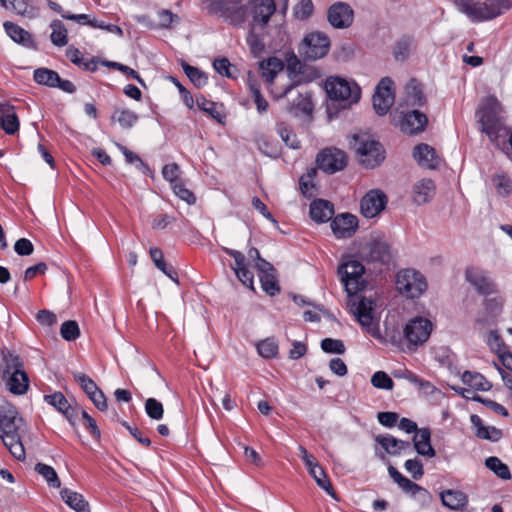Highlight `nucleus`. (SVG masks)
Wrapping results in <instances>:
<instances>
[{
    "mask_svg": "<svg viewBox=\"0 0 512 512\" xmlns=\"http://www.w3.org/2000/svg\"><path fill=\"white\" fill-rule=\"evenodd\" d=\"M433 324L423 317H415L408 321L404 327V338L410 350L423 345L432 332Z\"/></svg>",
    "mask_w": 512,
    "mask_h": 512,
    "instance_id": "1a4fd4ad",
    "label": "nucleus"
},
{
    "mask_svg": "<svg viewBox=\"0 0 512 512\" xmlns=\"http://www.w3.org/2000/svg\"><path fill=\"white\" fill-rule=\"evenodd\" d=\"M223 250L225 253L233 257L234 265L232 266V269L234 270L237 278L242 282L243 285L251 289H254V276L253 273L247 267L246 258L244 254H242L240 251L229 248H223Z\"/></svg>",
    "mask_w": 512,
    "mask_h": 512,
    "instance_id": "aec40b11",
    "label": "nucleus"
},
{
    "mask_svg": "<svg viewBox=\"0 0 512 512\" xmlns=\"http://www.w3.org/2000/svg\"><path fill=\"white\" fill-rule=\"evenodd\" d=\"M262 289L269 295L274 296L280 290L274 273L259 275Z\"/></svg>",
    "mask_w": 512,
    "mask_h": 512,
    "instance_id": "bf43d9fd",
    "label": "nucleus"
},
{
    "mask_svg": "<svg viewBox=\"0 0 512 512\" xmlns=\"http://www.w3.org/2000/svg\"><path fill=\"white\" fill-rule=\"evenodd\" d=\"M388 473L394 482L406 493L413 496L421 494L425 497H429L428 491L420 485L412 482L407 477L403 476L394 466L388 467Z\"/></svg>",
    "mask_w": 512,
    "mask_h": 512,
    "instance_id": "393cba45",
    "label": "nucleus"
},
{
    "mask_svg": "<svg viewBox=\"0 0 512 512\" xmlns=\"http://www.w3.org/2000/svg\"><path fill=\"white\" fill-rule=\"evenodd\" d=\"M316 162L319 169L333 174L346 167L347 156L344 151L337 148H326L317 155Z\"/></svg>",
    "mask_w": 512,
    "mask_h": 512,
    "instance_id": "9b49d317",
    "label": "nucleus"
},
{
    "mask_svg": "<svg viewBox=\"0 0 512 512\" xmlns=\"http://www.w3.org/2000/svg\"><path fill=\"white\" fill-rule=\"evenodd\" d=\"M354 12L344 2L334 3L328 10V21L337 29L348 28L353 23Z\"/></svg>",
    "mask_w": 512,
    "mask_h": 512,
    "instance_id": "a211bd4d",
    "label": "nucleus"
},
{
    "mask_svg": "<svg viewBox=\"0 0 512 512\" xmlns=\"http://www.w3.org/2000/svg\"><path fill=\"white\" fill-rule=\"evenodd\" d=\"M309 214L315 222L325 223L332 218L334 214V207L327 200L317 199L310 204Z\"/></svg>",
    "mask_w": 512,
    "mask_h": 512,
    "instance_id": "cd10ccee",
    "label": "nucleus"
},
{
    "mask_svg": "<svg viewBox=\"0 0 512 512\" xmlns=\"http://www.w3.org/2000/svg\"><path fill=\"white\" fill-rule=\"evenodd\" d=\"M364 271L362 263L353 259L343 262L339 266L338 273L349 295L357 294L364 288Z\"/></svg>",
    "mask_w": 512,
    "mask_h": 512,
    "instance_id": "423d86ee",
    "label": "nucleus"
},
{
    "mask_svg": "<svg viewBox=\"0 0 512 512\" xmlns=\"http://www.w3.org/2000/svg\"><path fill=\"white\" fill-rule=\"evenodd\" d=\"M387 202L388 198L382 190H369L361 199V213L365 218L376 217L386 208Z\"/></svg>",
    "mask_w": 512,
    "mask_h": 512,
    "instance_id": "f8f14e48",
    "label": "nucleus"
},
{
    "mask_svg": "<svg viewBox=\"0 0 512 512\" xmlns=\"http://www.w3.org/2000/svg\"><path fill=\"white\" fill-rule=\"evenodd\" d=\"M461 12L466 14L472 21H485L493 19L512 6V2L486 3L472 0H459L457 2Z\"/></svg>",
    "mask_w": 512,
    "mask_h": 512,
    "instance_id": "39448f33",
    "label": "nucleus"
},
{
    "mask_svg": "<svg viewBox=\"0 0 512 512\" xmlns=\"http://www.w3.org/2000/svg\"><path fill=\"white\" fill-rule=\"evenodd\" d=\"M35 471L46 480L49 486L53 488H59L61 486L60 479L53 467L47 464L37 463L35 465Z\"/></svg>",
    "mask_w": 512,
    "mask_h": 512,
    "instance_id": "49530a36",
    "label": "nucleus"
},
{
    "mask_svg": "<svg viewBox=\"0 0 512 512\" xmlns=\"http://www.w3.org/2000/svg\"><path fill=\"white\" fill-rule=\"evenodd\" d=\"M321 349L330 354H344L346 351L342 340L325 338L321 341Z\"/></svg>",
    "mask_w": 512,
    "mask_h": 512,
    "instance_id": "5fc2aeb1",
    "label": "nucleus"
},
{
    "mask_svg": "<svg viewBox=\"0 0 512 512\" xmlns=\"http://www.w3.org/2000/svg\"><path fill=\"white\" fill-rule=\"evenodd\" d=\"M414 46V40L411 37L401 38L396 44L395 57L405 59Z\"/></svg>",
    "mask_w": 512,
    "mask_h": 512,
    "instance_id": "052dcab7",
    "label": "nucleus"
},
{
    "mask_svg": "<svg viewBox=\"0 0 512 512\" xmlns=\"http://www.w3.org/2000/svg\"><path fill=\"white\" fill-rule=\"evenodd\" d=\"M276 130L286 146L292 149L300 148V141L288 124L280 122L276 125Z\"/></svg>",
    "mask_w": 512,
    "mask_h": 512,
    "instance_id": "c03bdc74",
    "label": "nucleus"
},
{
    "mask_svg": "<svg viewBox=\"0 0 512 512\" xmlns=\"http://www.w3.org/2000/svg\"><path fill=\"white\" fill-rule=\"evenodd\" d=\"M376 442L390 455L396 456L410 446L407 441L399 440L391 435H378Z\"/></svg>",
    "mask_w": 512,
    "mask_h": 512,
    "instance_id": "58836bf2",
    "label": "nucleus"
},
{
    "mask_svg": "<svg viewBox=\"0 0 512 512\" xmlns=\"http://www.w3.org/2000/svg\"><path fill=\"white\" fill-rule=\"evenodd\" d=\"M196 103L200 110L204 111L217 121H221V113L218 111L216 103L207 100L204 97L197 98Z\"/></svg>",
    "mask_w": 512,
    "mask_h": 512,
    "instance_id": "13d9d810",
    "label": "nucleus"
},
{
    "mask_svg": "<svg viewBox=\"0 0 512 512\" xmlns=\"http://www.w3.org/2000/svg\"><path fill=\"white\" fill-rule=\"evenodd\" d=\"M440 498L442 504L450 510H463L468 504L467 495L460 490H445L441 492Z\"/></svg>",
    "mask_w": 512,
    "mask_h": 512,
    "instance_id": "7c9ffc66",
    "label": "nucleus"
},
{
    "mask_svg": "<svg viewBox=\"0 0 512 512\" xmlns=\"http://www.w3.org/2000/svg\"><path fill=\"white\" fill-rule=\"evenodd\" d=\"M288 111L295 116L311 114L313 111L311 94L308 91H299L297 97L290 102Z\"/></svg>",
    "mask_w": 512,
    "mask_h": 512,
    "instance_id": "473e14b6",
    "label": "nucleus"
},
{
    "mask_svg": "<svg viewBox=\"0 0 512 512\" xmlns=\"http://www.w3.org/2000/svg\"><path fill=\"white\" fill-rule=\"evenodd\" d=\"M464 384L478 391H488L491 389V383L480 373L465 371L461 377Z\"/></svg>",
    "mask_w": 512,
    "mask_h": 512,
    "instance_id": "a19ab883",
    "label": "nucleus"
},
{
    "mask_svg": "<svg viewBox=\"0 0 512 512\" xmlns=\"http://www.w3.org/2000/svg\"><path fill=\"white\" fill-rule=\"evenodd\" d=\"M396 288L408 298L419 297L427 288L425 277L414 269H404L397 274Z\"/></svg>",
    "mask_w": 512,
    "mask_h": 512,
    "instance_id": "0eeeda50",
    "label": "nucleus"
},
{
    "mask_svg": "<svg viewBox=\"0 0 512 512\" xmlns=\"http://www.w3.org/2000/svg\"><path fill=\"white\" fill-rule=\"evenodd\" d=\"M431 431L429 428H421L413 437L414 448L418 454L432 458L435 456V449L431 445Z\"/></svg>",
    "mask_w": 512,
    "mask_h": 512,
    "instance_id": "bb28decb",
    "label": "nucleus"
},
{
    "mask_svg": "<svg viewBox=\"0 0 512 512\" xmlns=\"http://www.w3.org/2000/svg\"><path fill=\"white\" fill-rule=\"evenodd\" d=\"M413 157L421 167L427 169L437 168L441 161L435 149L425 143L419 144L414 148Z\"/></svg>",
    "mask_w": 512,
    "mask_h": 512,
    "instance_id": "5701e85b",
    "label": "nucleus"
},
{
    "mask_svg": "<svg viewBox=\"0 0 512 512\" xmlns=\"http://www.w3.org/2000/svg\"><path fill=\"white\" fill-rule=\"evenodd\" d=\"M34 81L49 88H59L66 93H74L76 91L75 85L69 81L61 79L59 74L48 68H38L33 73Z\"/></svg>",
    "mask_w": 512,
    "mask_h": 512,
    "instance_id": "ddd939ff",
    "label": "nucleus"
},
{
    "mask_svg": "<svg viewBox=\"0 0 512 512\" xmlns=\"http://www.w3.org/2000/svg\"><path fill=\"white\" fill-rule=\"evenodd\" d=\"M371 384L378 389L391 390L394 382L391 377L384 371H377L371 377Z\"/></svg>",
    "mask_w": 512,
    "mask_h": 512,
    "instance_id": "864d4df0",
    "label": "nucleus"
},
{
    "mask_svg": "<svg viewBox=\"0 0 512 512\" xmlns=\"http://www.w3.org/2000/svg\"><path fill=\"white\" fill-rule=\"evenodd\" d=\"M44 400L49 405L53 406L57 411L62 413L71 425H75L79 408L71 406L61 392L44 395Z\"/></svg>",
    "mask_w": 512,
    "mask_h": 512,
    "instance_id": "412c9836",
    "label": "nucleus"
},
{
    "mask_svg": "<svg viewBox=\"0 0 512 512\" xmlns=\"http://www.w3.org/2000/svg\"><path fill=\"white\" fill-rule=\"evenodd\" d=\"M22 418L18 417L15 406L5 403L0 406V438L13 457L19 461L25 460V448L21 441L20 430Z\"/></svg>",
    "mask_w": 512,
    "mask_h": 512,
    "instance_id": "f257e3e1",
    "label": "nucleus"
},
{
    "mask_svg": "<svg viewBox=\"0 0 512 512\" xmlns=\"http://www.w3.org/2000/svg\"><path fill=\"white\" fill-rule=\"evenodd\" d=\"M427 123L428 119L424 113L413 110L405 114L401 129L409 134L419 133L425 129Z\"/></svg>",
    "mask_w": 512,
    "mask_h": 512,
    "instance_id": "a878e982",
    "label": "nucleus"
},
{
    "mask_svg": "<svg viewBox=\"0 0 512 512\" xmlns=\"http://www.w3.org/2000/svg\"><path fill=\"white\" fill-rule=\"evenodd\" d=\"M354 306V315L360 325L372 336H378V329L373 326L374 301L372 299L362 297Z\"/></svg>",
    "mask_w": 512,
    "mask_h": 512,
    "instance_id": "f3484780",
    "label": "nucleus"
},
{
    "mask_svg": "<svg viewBox=\"0 0 512 512\" xmlns=\"http://www.w3.org/2000/svg\"><path fill=\"white\" fill-rule=\"evenodd\" d=\"M435 184L431 179H421L413 186V200L418 205L429 202L435 195Z\"/></svg>",
    "mask_w": 512,
    "mask_h": 512,
    "instance_id": "c756f323",
    "label": "nucleus"
},
{
    "mask_svg": "<svg viewBox=\"0 0 512 512\" xmlns=\"http://www.w3.org/2000/svg\"><path fill=\"white\" fill-rule=\"evenodd\" d=\"M368 258L373 262L388 264L391 260L389 244L381 240H374L370 242Z\"/></svg>",
    "mask_w": 512,
    "mask_h": 512,
    "instance_id": "e433bc0d",
    "label": "nucleus"
},
{
    "mask_svg": "<svg viewBox=\"0 0 512 512\" xmlns=\"http://www.w3.org/2000/svg\"><path fill=\"white\" fill-rule=\"evenodd\" d=\"M405 101L411 107H422L426 103L422 86L414 79L410 80L405 87Z\"/></svg>",
    "mask_w": 512,
    "mask_h": 512,
    "instance_id": "f704fd0d",
    "label": "nucleus"
},
{
    "mask_svg": "<svg viewBox=\"0 0 512 512\" xmlns=\"http://www.w3.org/2000/svg\"><path fill=\"white\" fill-rule=\"evenodd\" d=\"M66 57L75 65L86 71L94 72L97 69V61L85 59L81 51L73 46H69L66 50Z\"/></svg>",
    "mask_w": 512,
    "mask_h": 512,
    "instance_id": "ea45409f",
    "label": "nucleus"
},
{
    "mask_svg": "<svg viewBox=\"0 0 512 512\" xmlns=\"http://www.w3.org/2000/svg\"><path fill=\"white\" fill-rule=\"evenodd\" d=\"M352 139L351 147L355 150L361 165L373 169L381 164L385 156L384 149L379 142L358 134L353 135Z\"/></svg>",
    "mask_w": 512,
    "mask_h": 512,
    "instance_id": "20e7f679",
    "label": "nucleus"
},
{
    "mask_svg": "<svg viewBox=\"0 0 512 512\" xmlns=\"http://www.w3.org/2000/svg\"><path fill=\"white\" fill-rule=\"evenodd\" d=\"M60 495L62 500L75 512H91L90 505L82 494L63 488Z\"/></svg>",
    "mask_w": 512,
    "mask_h": 512,
    "instance_id": "72a5a7b5",
    "label": "nucleus"
},
{
    "mask_svg": "<svg viewBox=\"0 0 512 512\" xmlns=\"http://www.w3.org/2000/svg\"><path fill=\"white\" fill-rule=\"evenodd\" d=\"M73 378L99 410L105 411L107 409L108 405L104 393L88 375L82 372H73Z\"/></svg>",
    "mask_w": 512,
    "mask_h": 512,
    "instance_id": "2eb2a0df",
    "label": "nucleus"
},
{
    "mask_svg": "<svg viewBox=\"0 0 512 512\" xmlns=\"http://www.w3.org/2000/svg\"><path fill=\"white\" fill-rule=\"evenodd\" d=\"M253 19L266 25L276 10L274 0H252Z\"/></svg>",
    "mask_w": 512,
    "mask_h": 512,
    "instance_id": "2f4dec72",
    "label": "nucleus"
},
{
    "mask_svg": "<svg viewBox=\"0 0 512 512\" xmlns=\"http://www.w3.org/2000/svg\"><path fill=\"white\" fill-rule=\"evenodd\" d=\"M174 193L183 201L188 203L189 205L194 204L196 198L194 194L187 189L181 182L175 183L172 186Z\"/></svg>",
    "mask_w": 512,
    "mask_h": 512,
    "instance_id": "0e129e2a",
    "label": "nucleus"
},
{
    "mask_svg": "<svg viewBox=\"0 0 512 512\" xmlns=\"http://www.w3.org/2000/svg\"><path fill=\"white\" fill-rule=\"evenodd\" d=\"M257 351L264 358H272L278 352V345L275 340L267 338L257 344Z\"/></svg>",
    "mask_w": 512,
    "mask_h": 512,
    "instance_id": "6e6d98bb",
    "label": "nucleus"
},
{
    "mask_svg": "<svg viewBox=\"0 0 512 512\" xmlns=\"http://www.w3.org/2000/svg\"><path fill=\"white\" fill-rule=\"evenodd\" d=\"M330 39L322 32H312L305 36L299 45V53L307 60H318L327 55Z\"/></svg>",
    "mask_w": 512,
    "mask_h": 512,
    "instance_id": "6e6552de",
    "label": "nucleus"
},
{
    "mask_svg": "<svg viewBox=\"0 0 512 512\" xmlns=\"http://www.w3.org/2000/svg\"><path fill=\"white\" fill-rule=\"evenodd\" d=\"M111 120L117 122L122 128L129 129L138 121V115L132 110L117 108Z\"/></svg>",
    "mask_w": 512,
    "mask_h": 512,
    "instance_id": "79ce46f5",
    "label": "nucleus"
},
{
    "mask_svg": "<svg viewBox=\"0 0 512 512\" xmlns=\"http://www.w3.org/2000/svg\"><path fill=\"white\" fill-rule=\"evenodd\" d=\"M404 467L415 480L420 479L424 474L423 465L417 458L406 460Z\"/></svg>",
    "mask_w": 512,
    "mask_h": 512,
    "instance_id": "e2e57ef3",
    "label": "nucleus"
},
{
    "mask_svg": "<svg viewBox=\"0 0 512 512\" xmlns=\"http://www.w3.org/2000/svg\"><path fill=\"white\" fill-rule=\"evenodd\" d=\"M0 126L9 135H13L19 130V119L14 106L0 103Z\"/></svg>",
    "mask_w": 512,
    "mask_h": 512,
    "instance_id": "b1692460",
    "label": "nucleus"
},
{
    "mask_svg": "<svg viewBox=\"0 0 512 512\" xmlns=\"http://www.w3.org/2000/svg\"><path fill=\"white\" fill-rule=\"evenodd\" d=\"M3 26L7 35L14 42L19 43L27 48H31L34 46L32 35L19 25L13 22L6 21Z\"/></svg>",
    "mask_w": 512,
    "mask_h": 512,
    "instance_id": "c9c22d12",
    "label": "nucleus"
},
{
    "mask_svg": "<svg viewBox=\"0 0 512 512\" xmlns=\"http://www.w3.org/2000/svg\"><path fill=\"white\" fill-rule=\"evenodd\" d=\"M502 108L494 96H488L482 103L478 111L481 131L488 135L493 143L498 142V138L507 135L506 127L501 116Z\"/></svg>",
    "mask_w": 512,
    "mask_h": 512,
    "instance_id": "7ed1b4c3",
    "label": "nucleus"
},
{
    "mask_svg": "<svg viewBox=\"0 0 512 512\" xmlns=\"http://www.w3.org/2000/svg\"><path fill=\"white\" fill-rule=\"evenodd\" d=\"M60 335L66 341H74L80 336L78 323L74 320H68L62 323Z\"/></svg>",
    "mask_w": 512,
    "mask_h": 512,
    "instance_id": "3c124183",
    "label": "nucleus"
},
{
    "mask_svg": "<svg viewBox=\"0 0 512 512\" xmlns=\"http://www.w3.org/2000/svg\"><path fill=\"white\" fill-rule=\"evenodd\" d=\"M145 411L147 415L153 420H160L163 418L164 408L161 402L155 398H148L145 402Z\"/></svg>",
    "mask_w": 512,
    "mask_h": 512,
    "instance_id": "4d7b16f0",
    "label": "nucleus"
},
{
    "mask_svg": "<svg viewBox=\"0 0 512 512\" xmlns=\"http://www.w3.org/2000/svg\"><path fill=\"white\" fill-rule=\"evenodd\" d=\"M325 89L332 100L357 102L360 98V88L355 83H349L340 77H330L326 80Z\"/></svg>",
    "mask_w": 512,
    "mask_h": 512,
    "instance_id": "9d476101",
    "label": "nucleus"
},
{
    "mask_svg": "<svg viewBox=\"0 0 512 512\" xmlns=\"http://www.w3.org/2000/svg\"><path fill=\"white\" fill-rule=\"evenodd\" d=\"M287 71L290 83L286 85L281 92L275 95L277 98L288 95L295 87L303 82L309 81L305 75V66L297 58L288 63Z\"/></svg>",
    "mask_w": 512,
    "mask_h": 512,
    "instance_id": "4be33fe9",
    "label": "nucleus"
},
{
    "mask_svg": "<svg viewBox=\"0 0 512 512\" xmlns=\"http://www.w3.org/2000/svg\"><path fill=\"white\" fill-rule=\"evenodd\" d=\"M316 176V170L310 169L306 174L302 175L299 180V186L301 193L306 198H311L315 195V183L314 178Z\"/></svg>",
    "mask_w": 512,
    "mask_h": 512,
    "instance_id": "09e8293b",
    "label": "nucleus"
},
{
    "mask_svg": "<svg viewBox=\"0 0 512 512\" xmlns=\"http://www.w3.org/2000/svg\"><path fill=\"white\" fill-rule=\"evenodd\" d=\"M466 397L470 398V396H466ZM471 399L474 400V401L483 403L486 407H488L489 409H491L495 413L500 414V415H502L504 417H508V415H509L507 409L503 405H501V404H499V403H497V402H495L493 400L484 399V398H482L481 396H478V395L472 396Z\"/></svg>",
    "mask_w": 512,
    "mask_h": 512,
    "instance_id": "680f3d73",
    "label": "nucleus"
},
{
    "mask_svg": "<svg viewBox=\"0 0 512 512\" xmlns=\"http://www.w3.org/2000/svg\"><path fill=\"white\" fill-rule=\"evenodd\" d=\"M116 147L122 152L128 164H134L135 167L144 174H146L149 171L148 166L136 153L130 151L125 146L119 143H116Z\"/></svg>",
    "mask_w": 512,
    "mask_h": 512,
    "instance_id": "8fccbe9b",
    "label": "nucleus"
},
{
    "mask_svg": "<svg viewBox=\"0 0 512 512\" xmlns=\"http://www.w3.org/2000/svg\"><path fill=\"white\" fill-rule=\"evenodd\" d=\"M470 421L475 428V435L479 439L497 442L502 437V432L494 426H484L482 419L478 415H471Z\"/></svg>",
    "mask_w": 512,
    "mask_h": 512,
    "instance_id": "c85d7f7f",
    "label": "nucleus"
},
{
    "mask_svg": "<svg viewBox=\"0 0 512 512\" xmlns=\"http://www.w3.org/2000/svg\"><path fill=\"white\" fill-rule=\"evenodd\" d=\"M485 465L488 469L493 471L495 475L503 480L511 479L509 467L503 463L498 457L491 456L485 460Z\"/></svg>",
    "mask_w": 512,
    "mask_h": 512,
    "instance_id": "a18cd8bd",
    "label": "nucleus"
},
{
    "mask_svg": "<svg viewBox=\"0 0 512 512\" xmlns=\"http://www.w3.org/2000/svg\"><path fill=\"white\" fill-rule=\"evenodd\" d=\"M183 69L187 77L196 87L199 88L206 85L207 77L201 70L188 64H184Z\"/></svg>",
    "mask_w": 512,
    "mask_h": 512,
    "instance_id": "603ef678",
    "label": "nucleus"
},
{
    "mask_svg": "<svg viewBox=\"0 0 512 512\" xmlns=\"http://www.w3.org/2000/svg\"><path fill=\"white\" fill-rule=\"evenodd\" d=\"M393 82L390 78H383L376 87L373 95V107L378 115H385L394 103L392 92Z\"/></svg>",
    "mask_w": 512,
    "mask_h": 512,
    "instance_id": "4468645a",
    "label": "nucleus"
},
{
    "mask_svg": "<svg viewBox=\"0 0 512 512\" xmlns=\"http://www.w3.org/2000/svg\"><path fill=\"white\" fill-rule=\"evenodd\" d=\"M330 225L336 238H350L358 229V219L353 214L342 213L334 217Z\"/></svg>",
    "mask_w": 512,
    "mask_h": 512,
    "instance_id": "6ab92c4d",
    "label": "nucleus"
},
{
    "mask_svg": "<svg viewBox=\"0 0 512 512\" xmlns=\"http://www.w3.org/2000/svg\"><path fill=\"white\" fill-rule=\"evenodd\" d=\"M1 378L8 391L15 395L26 393L29 379L20 357L8 350L2 351Z\"/></svg>",
    "mask_w": 512,
    "mask_h": 512,
    "instance_id": "f03ea898",
    "label": "nucleus"
},
{
    "mask_svg": "<svg viewBox=\"0 0 512 512\" xmlns=\"http://www.w3.org/2000/svg\"><path fill=\"white\" fill-rule=\"evenodd\" d=\"M466 280L479 294L491 295L497 293V286L487 272L477 267H469L465 272Z\"/></svg>",
    "mask_w": 512,
    "mask_h": 512,
    "instance_id": "dca6fc26",
    "label": "nucleus"
},
{
    "mask_svg": "<svg viewBox=\"0 0 512 512\" xmlns=\"http://www.w3.org/2000/svg\"><path fill=\"white\" fill-rule=\"evenodd\" d=\"M180 168L176 163L167 164L162 168V175L165 180L173 184L179 183Z\"/></svg>",
    "mask_w": 512,
    "mask_h": 512,
    "instance_id": "69168bd1",
    "label": "nucleus"
},
{
    "mask_svg": "<svg viewBox=\"0 0 512 512\" xmlns=\"http://www.w3.org/2000/svg\"><path fill=\"white\" fill-rule=\"evenodd\" d=\"M295 15L298 19L304 20L313 13V3L311 0H301L295 7Z\"/></svg>",
    "mask_w": 512,
    "mask_h": 512,
    "instance_id": "774afa93",
    "label": "nucleus"
},
{
    "mask_svg": "<svg viewBox=\"0 0 512 512\" xmlns=\"http://www.w3.org/2000/svg\"><path fill=\"white\" fill-rule=\"evenodd\" d=\"M283 69L284 63L276 57L269 58L260 63L261 76L268 85L273 83L274 79Z\"/></svg>",
    "mask_w": 512,
    "mask_h": 512,
    "instance_id": "4c0bfd02",
    "label": "nucleus"
},
{
    "mask_svg": "<svg viewBox=\"0 0 512 512\" xmlns=\"http://www.w3.org/2000/svg\"><path fill=\"white\" fill-rule=\"evenodd\" d=\"M309 474L313 477V479L315 480V482L317 483V485L320 488L325 490L334 499H337L336 493H335L329 479L327 478L325 471L319 464L316 466H313V468H311L309 470Z\"/></svg>",
    "mask_w": 512,
    "mask_h": 512,
    "instance_id": "37998d69",
    "label": "nucleus"
},
{
    "mask_svg": "<svg viewBox=\"0 0 512 512\" xmlns=\"http://www.w3.org/2000/svg\"><path fill=\"white\" fill-rule=\"evenodd\" d=\"M14 250L20 256H28L33 253L34 246L29 239L20 238L15 242Z\"/></svg>",
    "mask_w": 512,
    "mask_h": 512,
    "instance_id": "338daca9",
    "label": "nucleus"
},
{
    "mask_svg": "<svg viewBox=\"0 0 512 512\" xmlns=\"http://www.w3.org/2000/svg\"><path fill=\"white\" fill-rule=\"evenodd\" d=\"M51 29V42L58 47L65 46L68 42V38L67 29L65 28L63 23L59 20H55L51 23Z\"/></svg>",
    "mask_w": 512,
    "mask_h": 512,
    "instance_id": "de8ad7c7",
    "label": "nucleus"
}]
</instances>
